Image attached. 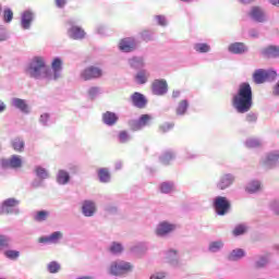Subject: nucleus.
Segmentation results:
<instances>
[{
  "label": "nucleus",
  "instance_id": "obj_29",
  "mask_svg": "<svg viewBox=\"0 0 279 279\" xmlns=\"http://www.w3.org/2000/svg\"><path fill=\"white\" fill-rule=\"evenodd\" d=\"M98 178L100 182H110V172L106 168L98 170Z\"/></svg>",
  "mask_w": 279,
  "mask_h": 279
},
{
  "label": "nucleus",
  "instance_id": "obj_35",
  "mask_svg": "<svg viewBox=\"0 0 279 279\" xmlns=\"http://www.w3.org/2000/svg\"><path fill=\"white\" fill-rule=\"evenodd\" d=\"M12 19H14V12H12L11 9H4L3 11L4 23H12Z\"/></svg>",
  "mask_w": 279,
  "mask_h": 279
},
{
  "label": "nucleus",
  "instance_id": "obj_55",
  "mask_svg": "<svg viewBox=\"0 0 279 279\" xmlns=\"http://www.w3.org/2000/svg\"><path fill=\"white\" fill-rule=\"evenodd\" d=\"M7 38H8V36H5V31L0 28V40H5Z\"/></svg>",
  "mask_w": 279,
  "mask_h": 279
},
{
  "label": "nucleus",
  "instance_id": "obj_16",
  "mask_svg": "<svg viewBox=\"0 0 279 279\" xmlns=\"http://www.w3.org/2000/svg\"><path fill=\"white\" fill-rule=\"evenodd\" d=\"M33 21H34V13L32 11H25L22 14V20H21V25L23 29H29Z\"/></svg>",
  "mask_w": 279,
  "mask_h": 279
},
{
  "label": "nucleus",
  "instance_id": "obj_21",
  "mask_svg": "<svg viewBox=\"0 0 279 279\" xmlns=\"http://www.w3.org/2000/svg\"><path fill=\"white\" fill-rule=\"evenodd\" d=\"M264 58H278L279 57V48L276 46H269L262 50Z\"/></svg>",
  "mask_w": 279,
  "mask_h": 279
},
{
  "label": "nucleus",
  "instance_id": "obj_57",
  "mask_svg": "<svg viewBox=\"0 0 279 279\" xmlns=\"http://www.w3.org/2000/svg\"><path fill=\"white\" fill-rule=\"evenodd\" d=\"M5 110V104L0 101V112H3Z\"/></svg>",
  "mask_w": 279,
  "mask_h": 279
},
{
  "label": "nucleus",
  "instance_id": "obj_18",
  "mask_svg": "<svg viewBox=\"0 0 279 279\" xmlns=\"http://www.w3.org/2000/svg\"><path fill=\"white\" fill-rule=\"evenodd\" d=\"M62 239V232L57 231L48 236H41L38 239L39 243H58Z\"/></svg>",
  "mask_w": 279,
  "mask_h": 279
},
{
  "label": "nucleus",
  "instance_id": "obj_38",
  "mask_svg": "<svg viewBox=\"0 0 279 279\" xmlns=\"http://www.w3.org/2000/svg\"><path fill=\"white\" fill-rule=\"evenodd\" d=\"M245 232H247V227H245L244 225H239L234 228L233 235L241 236V234H245Z\"/></svg>",
  "mask_w": 279,
  "mask_h": 279
},
{
  "label": "nucleus",
  "instance_id": "obj_40",
  "mask_svg": "<svg viewBox=\"0 0 279 279\" xmlns=\"http://www.w3.org/2000/svg\"><path fill=\"white\" fill-rule=\"evenodd\" d=\"M4 256H7V258H10L11 260H16V258L21 256V253L19 251L9 250L4 252Z\"/></svg>",
  "mask_w": 279,
  "mask_h": 279
},
{
  "label": "nucleus",
  "instance_id": "obj_19",
  "mask_svg": "<svg viewBox=\"0 0 279 279\" xmlns=\"http://www.w3.org/2000/svg\"><path fill=\"white\" fill-rule=\"evenodd\" d=\"M83 215L85 217H93V215H95V210H97V208L95 207V203L90 202V201H85L83 203Z\"/></svg>",
  "mask_w": 279,
  "mask_h": 279
},
{
  "label": "nucleus",
  "instance_id": "obj_30",
  "mask_svg": "<svg viewBox=\"0 0 279 279\" xmlns=\"http://www.w3.org/2000/svg\"><path fill=\"white\" fill-rule=\"evenodd\" d=\"M175 128V124L173 122H165L159 125V132L160 134H167V132H171Z\"/></svg>",
  "mask_w": 279,
  "mask_h": 279
},
{
  "label": "nucleus",
  "instance_id": "obj_37",
  "mask_svg": "<svg viewBox=\"0 0 279 279\" xmlns=\"http://www.w3.org/2000/svg\"><path fill=\"white\" fill-rule=\"evenodd\" d=\"M171 191H173V183H169V182H163L160 184V192L161 193H171Z\"/></svg>",
  "mask_w": 279,
  "mask_h": 279
},
{
  "label": "nucleus",
  "instance_id": "obj_2",
  "mask_svg": "<svg viewBox=\"0 0 279 279\" xmlns=\"http://www.w3.org/2000/svg\"><path fill=\"white\" fill-rule=\"evenodd\" d=\"M252 86L250 83H242L239 86L236 95L232 98V106L236 109V112L240 114H245L252 110Z\"/></svg>",
  "mask_w": 279,
  "mask_h": 279
},
{
  "label": "nucleus",
  "instance_id": "obj_23",
  "mask_svg": "<svg viewBox=\"0 0 279 279\" xmlns=\"http://www.w3.org/2000/svg\"><path fill=\"white\" fill-rule=\"evenodd\" d=\"M229 51L231 53H245L247 51V48L243 43H234L229 46Z\"/></svg>",
  "mask_w": 279,
  "mask_h": 279
},
{
  "label": "nucleus",
  "instance_id": "obj_34",
  "mask_svg": "<svg viewBox=\"0 0 279 279\" xmlns=\"http://www.w3.org/2000/svg\"><path fill=\"white\" fill-rule=\"evenodd\" d=\"M36 175L38 178H40V180H47V178H49V173L47 172V170L43 167H37L35 169Z\"/></svg>",
  "mask_w": 279,
  "mask_h": 279
},
{
  "label": "nucleus",
  "instance_id": "obj_9",
  "mask_svg": "<svg viewBox=\"0 0 279 279\" xmlns=\"http://www.w3.org/2000/svg\"><path fill=\"white\" fill-rule=\"evenodd\" d=\"M248 16H251L253 21H256V23H265L266 21L265 11L260 7H252Z\"/></svg>",
  "mask_w": 279,
  "mask_h": 279
},
{
  "label": "nucleus",
  "instance_id": "obj_24",
  "mask_svg": "<svg viewBox=\"0 0 279 279\" xmlns=\"http://www.w3.org/2000/svg\"><path fill=\"white\" fill-rule=\"evenodd\" d=\"M186 110H189V100H181L175 109V112L179 117L186 114Z\"/></svg>",
  "mask_w": 279,
  "mask_h": 279
},
{
  "label": "nucleus",
  "instance_id": "obj_11",
  "mask_svg": "<svg viewBox=\"0 0 279 279\" xmlns=\"http://www.w3.org/2000/svg\"><path fill=\"white\" fill-rule=\"evenodd\" d=\"M173 230H175V225H171L167 221H163L158 225L156 229V234L157 236H165L169 234V232H173Z\"/></svg>",
  "mask_w": 279,
  "mask_h": 279
},
{
  "label": "nucleus",
  "instance_id": "obj_33",
  "mask_svg": "<svg viewBox=\"0 0 279 279\" xmlns=\"http://www.w3.org/2000/svg\"><path fill=\"white\" fill-rule=\"evenodd\" d=\"M247 193H256L260 191V182L258 181H252L247 186H246Z\"/></svg>",
  "mask_w": 279,
  "mask_h": 279
},
{
  "label": "nucleus",
  "instance_id": "obj_46",
  "mask_svg": "<svg viewBox=\"0 0 279 279\" xmlns=\"http://www.w3.org/2000/svg\"><path fill=\"white\" fill-rule=\"evenodd\" d=\"M142 36V40H144V43H149V40H153L154 38L151 37V33L149 31H143L141 33Z\"/></svg>",
  "mask_w": 279,
  "mask_h": 279
},
{
  "label": "nucleus",
  "instance_id": "obj_39",
  "mask_svg": "<svg viewBox=\"0 0 279 279\" xmlns=\"http://www.w3.org/2000/svg\"><path fill=\"white\" fill-rule=\"evenodd\" d=\"M48 271L50 274H58L60 271V264H58L57 262H50L48 264Z\"/></svg>",
  "mask_w": 279,
  "mask_h": 279
},
{
  "label": "nucleus",
  "instance_id": "obj_14",
  "mask_svg": "<svg viewBox=\"0 0 279 279\" xmlns=\"http://www.w3.org/2000/svg\"><path fill=\"white\" fill-rule=\"evenodd\" d=\"M149 121H151V116L142 114L140 117L138 121L132 122V130H134V131L142 130V128L149 125Z\"/></svg>",
  "mask_w": 279,
  "mask_h": 279
},
{
  "label": "nucleus",
  "instance_id": "obj_7",
  "mask_svg": "<svg viewBox=\"0 0 279 279\" xmlns=\"http://www.w3.org/2000/svg\"><path fill=\"white\" fill-rule=\"evenodd\" d=\"M1 166L4 169H21L23 167V159L19 155H13L10 159H2Z\"/></svg>",
  "mask_w": 279,
  "mask_h": 279
},
{
  "label": "nucleus",
  "instance_id": "obj_1",
  "mask_svg": "<svg viewBox=\"0 0 279 279\" xmlns=\"http://www.w3.org/2000/svg\"><path fill=\"white\" fill-rule=\"evenodd\" d=\"M51 68L45 64L43 57H35L28 66L27 73L31 77H35V80L44 78L51 82V80H58L60 77L62 60L56 58L51 63Z\"/></svg>",
  "mask_w": 279,
  "mask_h": 279
},
{
  "label": "nucleus",
  "instance_id": "obj_58",
  "mask_svg": "<svg viewBox=\"0 0 279 279\" xmlns=\"http://www.w3.org/2000/svg\"><path fill=\"white\" fill-rule=\"evenodd\" d=\"M272 5H277L279 8V0H269Z\"/></svg>",
  "mask_w": 279,
  "mask_h": 279
},
{
  "label": "nucleus",
  "instance_id": "obj_43",
  "mask_svg": "<svg viewBox=\"0 0 279 279\" xmlns=\"http://www.w3.org/2000/svg\"><path fill=\"white\" fill-rule=\"evenodd\" d=\"M110 252H112V254H121V252H123V246L120 243L113 242Z\"/></svg>",
  "mask_w": 279,
  "mask_h": 279
},
{
  "label": "nucleus",
  "instance_id": "obj_48",
  "mask_svg": "<svg viewBox=\"0 0 279 279\" xmlns=\"http://www.w3.org/2000/svg\"><path fill=\"white\" fill-rule=\"evenodd\" d=\"M257 119L258 118L256 117V114H253V113H250L246 116L247 123H256Z\"/></svg>",
  "mask_w": 279,
  "mask_h": 279
},
{
  "label": "nucleus",
  "instance_id": "obj_17",
  "mask_svg": "<svg viewBox=\"0 0 279 279\" xmlns=\"http://www.w3.org/2000/svg\"><path fill=\"white\" fill-rule=\"evenodd\" d=\"M233 182L234 177H232V174H225L220 178L217 186L220 189V191H226V189H228V186H230Z\"/></svg>",
  "mask_w": 279,
  "mask_h": 279
},
{
  "label": "nucleus",
  "instance_id": "obj_3",
  "mask_svg": "<svg viewBox=\"0 0 279 279\" xmlns=\"http://www.w3.org/2000/svg\"><path fill=\"white\" fill-rule=\"evenodd\" d=\"M278 77V73L274 70H256L253 74V81L255 84H265V82L269 80H276Z\"/></svg>",
  "mask_w": 279,
  "mask_h": 279
},
{
  "label": "nucleus",
  "instance_id": "obj_50",
  "mask_svg": "<svg viewBox=\"0 0 279 279\" xmlns=\"http://www.w3.org/2000/svg\"><path fill=\"white\" fill-rule=\"evenodd\" d=\"M156 19H157L158 25H162V26L167 25V20L165 19V16L157 15Z\"/></svg>",
  "mask_w": 279,
  "mask_h": 279
},
{
  "label": "nucleus",
  "instance_id": "obj_53",
  "mask_svg": "<svg viewBox=\"0 0 279 279\" xmlns=\"http://www.w3.org/2000/svg\"><path fill=\"white\" fill-rule=\"evenodd\" d=\"M131 64L134 69H136V64H138V66H143V60L133 59Z\"/></svg>",
  "mask_w": 279,
  "mask_h": 279
},
{
  "label": "nucleus",
  "instance_id": "obj_42",
  "mask_svg": "<svg viewBox=\"0 0 279 279\" xmlns=\"http://www.w3.org/2000/svg\"><path fill=\"white\" fill-rule=\"evenodd\" d=\"M223 247V242L218 241V242H211L209 245V251L210 252H219Z\"/></svg>",
  "mask_w": 279,
  "mask_h": 279
},
{
  "label": "nucleus",
  "instance_id": "obj_44",
  "mask_svg": "<svg viewBox=\"0 0 279 279\" xmlns=\"http://www.w3.org/2000/svg\"><path fill=\"white\" fill-rule=\"evenodd\" d=\"M278 159H279L278 153H270L266 158V165H269V162H277Z\"/></svg>",
  "mask_w": 279,
  "mask_h": 279
},
{
  "label": "nucleus",
  "instance_id": "obj_49",
  "mask_svg": "<svg viewBox=\"0 0 279 279\" xmlns=\"http://www.w3.org/2000/svg\"><path fill=\"white\" fill-rule=\"evenodd\" d=\"M247 147H258L260 145V142L258 140H250L246 142Z\"/></svg>",
  "mask_w": 279,
  "mask_h": 279
},
{
  "label": "nucleus",
  "instance_id": "obj_12",
  "mask_svg": "<svg viewBox=\"0 0 279 279\" xmlns=\"http://www.w3.org/2000/svg\"><path fill=\"white\" fill-rule=\"evenodd\" d=\"M131 100L133 106H135V108L143 109L147 106V98H145V96L138 92H135L131 96Z\"/></svg>",
  "mask_w": 279,
  "mask_h": 279
},
{
  "label": "nucleus",
  "instance_id": "obj_60",
  "mask_svg": "<svg viewBox=\"0 0 279 279\" xmlns=\"http://www.w3.org/2000/svg\"><path fill=\"white\" fill-rule=\"evenodd\" d=\"M241 3H247V1H254V0H240Z\"/></svg>",
  "mask_w": 279,
  "mask_h": 279
},
{
  "label": "nucleus",
  "instance_id": "obj_31",
  "mask_svg": "<svg viewBox=\"0 0 279 279\" xmlns=\"http://www.w3.org/2000/svg\"><path fill=\"white\" fill-rule=\"evenodd\" d=\"M49 217V211L47 210H40L37 211L34 216V220L38 222L47 221V218Z\"/></svg>",
  "mask_w": 279,
  "mask_h": 279
},
{
  "label": "nucleus",
  "instance_id": "obj_51",
  "mask_svg": "<svg viewBox=\"0 0 279 279\" xmlns=\"http://www.w3.org/2000/svg\"><path fill=\"white\" fill-rule=\"evenodd\" d=\"M266 265H267V259L266 258H262L260 262L256 263L257 269H260V267H265Z\"/></svg>",
  "mask_w": 279,
  "mask_h": 279
},
{
  "label": "nucleus",
  "instance_id": "obj_52",
  "mask_svg": "<svg viewBox=\"0 0 279 279\" xmlns=\"http://www.w3.org/2000/svg\"><path fill=\"white\" fill-rule=\"evenodd\" d=\"M57 8H64L66 5V0H56Z\"/></svg>",
  "mask_w": 279,
  "mask_h": 279
},
{
  "label": "nucleus",
  "instance_id": "obj_45",
  "mask_svg": "<svg viewBox=\"0 0 279 279\" xmlns=\"http://www.w3.org/2000/svg\"><path fill=\"white\" fill-rule=\"evenodd\" d=\"M168 262L173 263L178 258V251L170 250L167 255Z\"/></svg>",
  "mask_w": 279,
  "mask_h": 279
},
{
  "label": "nucleus",
  "instance_id": "obj_22",
  "mask_svg": "<svg viewBox=\"0 0 279 279\" xmlns=\"http://www.w3.org/2000/svg\"><path fill=\"white\" fill-rule=\"evenodd\" d=\"M12 106H14V108H17L19 110H21L22 112H29V108L27 106V102L21 98H13L12 99Z\"/></svg>",
  "mask_w": 279,
  "mask_h": 279
},
{
  "label": "nucleus",
  "instance_id": "obj_4",
  "mask_svg": "<svg viewBox=\"0 0 279 279\" xmlns=\"http://www.w3.org/2000/svg\"><path fill=\"white\" fill-rule=\"evenodd\" d=\"M101 75H104V71L100 68L94 65L87 66L81 72V77L85 82H88L90 80H99Z\"/></svg>",
  "mask_w": 279,
  "mask_h": 279
},
{
  "label": "nucleus",
  "instance_id": "obj_10",
  "mask_svg": "<svg viewBox=\"0 0 279 279\" xmlns=\"http://www.w3.org/2000/svg\"><path fill=\"white\" fill-rule=\"evenodd\" d=\"M169 86L166 80H155L151 84V90L154 95H165Z\"/></svg>",
  "mask_w": 279,
  "mask_h": 279
},
{
  "label": "nucleus",
  "instance_id": "obj_26",
  "mask_svg": "<svg viewBox=\"0 0 279 279\" xmlns=\"http://www.w3.org/2000/svg\"><path fill=\"white\" fill-rule=\"evenodd\" d=\"M147 77H149V74H147V71L142 70L135 75V80L137 84H147Z\"/></svg>",
  "mask_w": 279,
  "mask_h": 279
},
{
  "label": "nucleus",
  "instance_id": "obj_59",
  "mask_svg": "<svg viewBox=\"0 0 279 279\" xmlns=\"http://www.w3.org/2000/svg\"><path fill=\"white\" fill-rule=\"evenodd\" d=\"M41 119H49V116L47 113L41 116Z\"/></svg>",
  "mask_w": 279,
  "mask_h": 279
},
{
  "label": "nucleus",
  "instance_id": "obj_6",
  "mask_svg": "<svg viewBox=\"0 0 279 279\" xmlns=\"http://www.w3.org/2000/svg\"><path fill=\"white\" fill-rule=\"evenodd\" d=\"M128 271H132V264L128 262H114L111 264L110 274L112 276H121L128 274Z\"/></svg>",
  "mask_w": 279,
  "mask_h": 279
},
{
  "label": "nucleus",
  "instance_id": "obj_5",
  "mask_svg": "<svg viewBox=\"0 0 279 279\" xmlns=\"http://www.w3.org/2000/svg\"><path fill=\"white\" fill-rule=\"evenodd\" d=\"M214 208L219 216L223 217L230 210V201L225 196H217L214 202Z\"/></svg>",
  "mask_w": 279,
  "mask_h": 279
},
{
  "label": "nucleus",
  "instance_id": "obj_54",
  "mask_svg": "<svg viewBox=\"0 0 279 279\" xmlns=\"http://www.w3.org/2000/svg\"><path fill=\"white\" fill-rule=\"evenodd\" d=\"M99 93V87H92L88 92L89 95H97Z\"/></svg>",
  "mask_w": 279,
  "mask_h": 279
},
{
  "label": "nucleus",
  "instance_id": "obj_8",
  "mask_svg": "<svg viewBox=\"0 0 279 279\" xmlns=\"http://www.w3.org/2000/svg\"><path fill=\"white\" fill-rule=\"evenodd\" d=\"M119 49L124 53H131V51H134V49H136V39H134L133 37H126L121 39L119 43Z\"/></svg>",
  "mask_w": 279,
  "mask_h": 279
},
{
  "label": "nucleus",
  "instance_id": "obj_56",
  "mask_svg": "<svg viewBox=\"0 0 279 279\" xmlns=\"http://www.w3.org/2000/svg\"><path fill=\"white\" fill-rule=\"evenodd\" d=\"M150 279H165V274H157L150 277Z\"/></svg>",
  "mask_w": 279,
  "mask_h": 279
},
{
  "label": "nucleus",
  "instance_id": "obj_13",
  "mask_svg": "<svg viewBox=\"0 0 279 279\" xmlns=\"http://www.w3.org/2000/svg\"><path fill=\"white\" fill-rule=\"evenodd\" d=\"M68 34L73 40H82L86 37V32L80 26H72L69 28Z\"/></svg>",
  "mask_w": 279,
  "mask_h": 279
},
{
  "label": "nucleus",
  "instance_id": "obj_47",
  "mask_svg": "<svg viewBox=\"0 0 279 279\" xmlns=\"http://www.w3.org/2000/svg\"><path fill=\"white\" fill-rule=\"evenodd\" d=\"M10 244V239H8L5 235H0V250H3V247H8Z\"/></svg>",
  "mask_w": 279,
  "mask_h": 279
},
{
  "label": "nucleus",
  "instance_id": "obj_25",
  "mask_svg": "<svg viewBox=\"0 0 279 279\" xmlns=\"http://www.w3.org/2000/svg\"><path fill=\"white\" fill-rule=\"evenodd\" d=\"M69 180H71V177L69 175V172L64 170H60L57 177V182L59 184H68Z\"/></svg>",
  "mask_w": 279,
  "mask_h": 279
},
{
  "label": "nucleus",
  "instance_id": "obj_27",
  "mask_svg": "<svg viewBox=\"0 0 279 279\" xmlns=\"http://www.w3.org/2000/svg\"><path fill=\"white\" fill-rule=\"evenodd\" d=\"M12 147L14 149V151H23V149H25V142H23V140L21 138H14L12 141Z\"/></svg>",
  "mask_w": 279,
  "mask_h": 279
},
{
  "label": "nucleus",
  "instance_id": "obj_32",
  "mask_svg": "<svg viewBox=\"0 0 279 279\" xmlns=\"http://www.w3.org/2000/svg\"><path fill=\"white\" fill-rule=\"evenodd\" d=\"M194 49L197 53H208L210 46L208 44H195Z\"/></svg>",
  "mask_w": 279,
  "mask_h": 279
},
{
  "label": "nucleus",
  "instance_id": "obj_15",
  "mask_svg": "<svg viewBox=\"0 0 279 279\" xmlns=\"http://www.w3.org/2000/svg\"><path fill=\"white\" fill-rule=\"evenodd\" d=\"M17 204H19V201L14 198H8L2 203V206L0 207V215H5L10 213L11 208H16Z\"/></svg>",
  "mask_w": 279,
  "mask_h": 279
},
{
  "label": "nucleus",
  "instance_id": "obj_28",
  "mask_svg": "<svg viewBox=\"0 0 279 279\" xmlns=\"http://www.w3.org/2000/svg\"><path fill=\"white\" fill-rule=\"evenodd\" d=\"M243 256H245V251H243L242 248H236L230 253L229 259L239 260V258H243Z\"/></svg>",
  "mask_w": 279,
  "mask_h": 279
},
{
  "label": "nucleus",
  "instance_id": "obj_36",
  "mask_svg": "<svg viewBox=\"0 0 279 279\" xmlns=\"http://www.w3.org/2000/svg\"><path fill=\"white\" fill-rule=\"evenodd\" d=\"M173 158H175L173 153L168 151L160 157V161L162 162V165H169V162H171V160H173Z\"/></svg>",
  "mask_w": 279,
  "mask_h": 279
},
{
  "label": "nucleus",
  "instance_id": "obj_61",
  "mask_svg": "<svg viewBox=\"0 0 279 279\" xmlns=\"http://www.w3.org/2000/svg\"><path fill=\"white\" fill-rule=\"evenodd\" d=\"M181 1H183V2H185V3H186V2H189V1H191V0H181Z\"/></svg>",
  "mask_w": 279,
  "mask_h": 279
},
{
  "label": "nucleus",
  "instance_id": "obj_41",
  "mask_svg": "<svg viewBox=\"0 0 279 279\" xmlns=\"http://www.w3.org/2000/svg\"><path fill=\"white\" fill-rule=\"evenodd\" d=\"M118 138L120 143H128L130 141V133L128 131H120Z\"/></svg>",
  "mask_w": 279,
  "mask_h": 279
},
{
  "label": "nucleus",
  "instance_id": "obj_20",
  "mask_svg": "<svg viewBox=\"0 0 279 279\" xmlns=\"http://www.w3.org/2000/svg\"><path fill=\"white\" fill-rule=\"evenodd\" d=\"M102 121L106 125H114L119 121V117L114 112L107 111L102 114Z\"/></svg>",
  "mask_w": 279,
  "mask_h": 279
}]
</instances>
